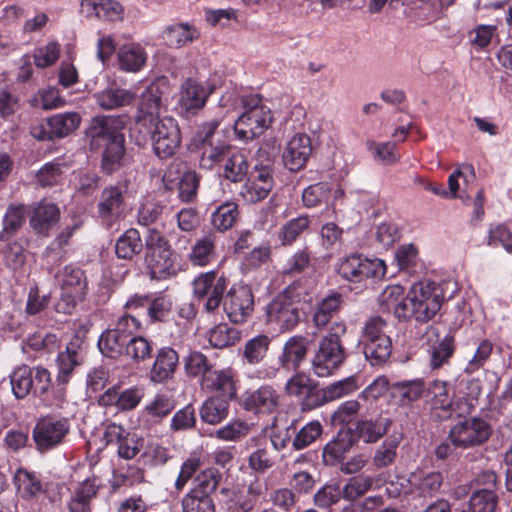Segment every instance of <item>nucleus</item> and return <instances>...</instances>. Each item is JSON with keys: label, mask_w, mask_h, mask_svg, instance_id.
Returning a JSON list of instances; mask_svg holds the SVG:
<instances>
[{"label": "nucleus", "mask_w": 512, "mask_h": 512, "mask_svg": "<svg viewBox=\"0 0 512 512\" xmlns=\"http://www.w3.org/2000/svg\"><path fill=\"white\" fill-rule=\"evenodd\" d=\"M390 425L388 418L360 420L356 423V434L365 443H375L388 432Z\"/></svg>", "instance_id": "36"}, {"label": "nucleus", "mask_w": 512, "mask_h": 512, "mask_svg": "<svg viewBox=\"0 0 512 512\" xmlns=\"http://www.w3.org/2000/svg\"><path fill=\"white\" fill-rule=\"evenodd\" d=\"M408 482L412 493L433 497L443 484V475L439 471L416 470L409 475Z\"/></svg>", "instance_id": "26"}, {"label": "nucleus", "mask_w": 512, "mask_h": 512, "mask_svg": "<svg viewBox=\"0 0 512 512\" xmlns=\"http://www.w3.org/2000/svg\"><path fill=\"white\" fill-rule=\"evenodd\" d=\"M345 332L344 322H334L329 333L320 340L312 359V370L318 377L332 375L344 362L346 353L340 339Z\"/></svg>", "instance_id": "3"}, {"label": "nucleus", "mask_w": 512, "mask_h": 512, "mask_svg": "<svg viewBox=\"0 0 512 512\" xmlns=\"http://www.w3.org/2000/svg\"><path fill=\"white\" fill-rule=\"evenodd\" d=\"M148 55L144 47L138 43H128L122 45L117 54L118 66L122 71L136 73L140 71Z\"/></svg>", "instance_id": "30"}, {"label": "nucleus", "mask_w": 512, "mask_h": 512, "mask_svg": "<svg viewBox=\"0 0 512 512\" xmlns=\"http://www.w3.org/2000/svg\"><path fill=\"white\" fill-rule=\"evenodd\" d=\"M310 341L301 335L290 337L284 344L278 361L286 370H297L306 359Z\"/></svg>", "instance_id": "22"}, {"label": "nucleus", "mask_w": 512, "mask_h": 512, "mask_svg": "<svg viewBox=\"0 0 512 512\" xmlns=\"http://www.w3.org/2000/svg\"><path fill=\"white\" fill-rule=\"evenodd\" d=\"M392 343L389 336L363 344V352L372 366L380 365L388 360L391 355Z\"/></svg>", "instance_id": "44"}, {"label": "nucleus", "mask_w": 512, "mask_h": 512, "mask_svg": "<svg viewBox=\"0 0 512 512\" xmlns=\"http://www.w3.org/2000/svg\"><path fill=\"white\" fill-rule=\"evenodd\" d=\"M127 341L128 339L112 328L101 334L98 346L101 353L106 357L117 358L124 352Z\"/></svg>", "instance_id": "45"}, {"label": "nucleus", "mask_w": 512, "mask_h": 512, "mask_svg": "<svg viewBox=\"0 0 512 512\" xmlns=\"http://www.w3.org/2000/svg\"><path fill=\"white\" fill-rule=\"evenodd\" d=\"M367 149L374 161L382 165H393L400 160V155L397 153L396 145L393 142L378 143L368 140Z\"/></svg>", "instance_id": "53"}, {"label": "nucleus", "mask_w": 512, "mask_h": 512, "mask_svg": "<svg viewBox=\"0 0 512 512\" xmlns=\"http://www.w3.org/2000/svg\"><path fill=\"white\" fill-rule=\"evenodd\" d=\"M401 440L400 434L390 435L375 451L372 459L374 466L384 468L393 464Z\"/></svg>", "instance_id": "46"}, {"label": "nucleus", "mask_w": 512, "mask_h": 512, "mask_svg": "<svg viewBox=\"0 0 512 512\" xmlns=\"http://www.w3.org/2000/svg\"><path fill=\"white\" fill-rule=\"evenodd\" d=\"M217 256L216 237L209 233L195 240L187 257L193 266L205 267L214 262Z\"/></svg>", "instance_id": "27"}, {"label": "nucleus", "mask_w": 512, "mask_h": 512, "mask_svg": "<svg viewBox=\"0 0 512 512\" xmlns=\"http://www.w3.org/2000/svg\"><path fill=\"white\" fill-rule=\"evenodd\" d=\"M182 512H215L211 497L189 491L181 500Z\"/></svg>", "instance_id": "59"}, {"label": "nucleus", "mask_w": 512, "mask_h": 512, "mask_svg": "<svg viewBox=\"0 0 512 512\" xmlns=\"http://www.w3.org/2000/svg\"><path fill=\"white\" fill-rule=\"evenodd\" d=\"M228 399L224 397H211L200 408V418L203 422L216 425L228 415Z\"/></svg>", "instance_id": "39"}, {"label": "nucleus", "mask_w": 512, "mask_h": 512, "mask_svg": "<svg viewBox=\"0 0 512 512\" xmlns=\"http://www.w3.org/2000/svg\"><path fill=\"white\" fill-rule=\"evenodd\" d=\"M81 13L87 18L117 21L123 17V7L116 0H82Z\"/></svg>", "instance_id": "25"}, {"label": "nucleus", "mask_w": 512, "mask_h": 512, "mask_svg": "<svg viewBox=\"0 0 512 512\" xmlns=\"http://www.w3.org/2000/svg\"><path fill=\"white\" fill-rule=\"evenodd\" d=\"M271 340L261 334L248 340L243 348V358L251 365L260 363L266 356Z\"/></svg>", "instance_id": "49"}, {"label": "nucleus", "mask_w": 512, "mask_h": 512, "mask_svg": "<svg viewBox=\"0 0 512 512\" xmlns=\"http://www.w3.org/2000/svg\"><path fill=\"white\" fill-rule=\"evenodd\" d=\"M150 135L155 154L160 158L173 156L179 148L181 136L174 118L164 116L144 127Z\"/></svg>", "instance_id": "10"}, {"label": "nucleus", "mask_w": 512, "mask_h": 512, "mask_svg": "<svg viewBox=\"0 0 512 512\" xmlns=\"http://www.w3.org/2000/svg\"><path fill=\"white\" fill-rule=\"evenodd\" d=\"M310 220L308 216H299L286 222L278 232V238L283 246L292 245L298 237L308 229Z\"/></svg>", "instance_id": "50"}, {"label": "nucleus", "mask_w": 512, "mask_h": 512, "mask_svg": "<svg viewBox=\"0 0 512 512\" xmlns=\"http://www.w3.org/2000/svg\"><path fill=\"white\" fill-rule=\"evenodd\" d=\"M457 291V285L450 279L439 282L422 280L412 285L406 296V306L400 313L406 319L414 318L418 322H428L440 311L442 304L451 299Z\"/></svg>", "instance_id": "2"}, {"label": "nucleus", "mask_w": 512, "mask_h": 512, "mask_svg": "<svg viewBox=\"0 0 512 512\" xmlns=\"http://www.w3.org/2000/svg\"><path fill=\"white\" fill-rule=\"evenodd\" d=\"M337 271L343 279L360 283L367 279H383L387 266L382 259L368 258L362 254L353 253L339 261Z\"/></svg>", "instance_id": "8"}, {"label": "nucleus", "mask_w": 512, "mask_h": 512, "mask_svg": "<svg viewBox=\"0 0 512 512\" xmlns=\"http://www.w3.org/2000/svg\"><path fill=\"white\" fill-rule=\"evenodd\" d=\"M380 305L386 311H392L399 319H406V315L400 313V308L406 305V297H404V288L400 285L387 286L379 297Z\"/></svg>", "instance_id": "43"}, {"label": "nucleus", "mask_w": 512, "mask_h": 512, "mask_svg": "<svg viewBox=\"0 0 512 512\" xmlns=\"http://www.w3.org/2000/svg\"><path fill=\"white\" fill-rule=\"evenodd\" d=\"M214 87L208 82L201 83L195 79H187L181 87L179 103L187 112H195L204 107Z\"/></svg>", "instance_id": "20"}, {"label": "nucleus", "mask_w": 512, "mask_h": 512, "mask_svg": "<svg viewBox=\"0 0 512 512\" xmlns=\"http://www.w3.org/2000/svg\"><path fill=\"white\" fill-rule=\"evenodd\" d=\"M14 484L21 498L29 500L38 497L43 492V486L37 476L24 468L16 470Z\"/></svg>", "instance_id": "37"}, {"label": "nucleus", "mask_w": 512, "mask_h": 512, "mask_svg": "<svg viewBox=\"0 0 512 512\" xmlns=\"http://www.w3.org/2000/svg\"><path fill=\"white\" fill-rule=\"evenodd\" d=\"M70 431L67 418L45 417L40 419L33 429V438L37 449L46 451L62 443Z\"/></svg>", "instance_id": "13"}, {"label": "nucleus", "mask_w": 512, "mask_h": 512, "mask_svg": "<svg viewBox=\"0 0 512 512\" xmlns=\"http://www.w3.org/2000/svg\"><path fill=\"white\" fill-rule=\"evenodd\" d=\"M492 435L491 425L483 418H463L455 423L449 432L451 443L461 449L481 446Z\"/></svg>", "instance_id": "9"}, {"label": "nucleus", "mask_w": 512, "mask_h": 512, "mask_svg": "<svg viewBox=\"0 0 512 512\" xmlns=\"http://www.w3.org/2000/svg\"><path fill=\"white\" fill-rule=\"evenodd\" d=\"M143 244L139 232L136 229L126 230L116 241L115 253L118 258L132 259L140 253Z\"/></svg>", "instance_id": "42"}, {"label": "nucleus", "mask_w": 512, "mask_h": 512, "mask_svg": "<svg viewBox=\"0 0 512 512\" xmlns=\"http://www.w3.org/2000/svg\"><path fill=\"white\" fill-rule=\"evenodd\" d=\"M322 433V425L314 420L303 426L293 439V447L296 450H302L311 445Z\"/></svg>", "instance_id": "64"}, {"label": "nucleus", "mask_w": 512, "mask_h": 512, "mask_svg": "<svg viewBox=\"0 0 512 512\" xmlns=\"http://www.w3.org/2000/svg\"><path fill=\"white\" fill-rule=\"evenodd\" d=\"M104 437L108 444H115L117 446L119 457L126 460L133 459L142 447L141 439L115 423H111L106 427Z\"/></svg>", "instance_id": "18"}, {"label": "nucleus", "mask_w": 512, "mask_h": 512, "mask_svg": "<svg viewBox=\"0 0 512 512\" xmlns=\"http://www.w3.org/2000/svg\"><path fill=\"white\" fill-rule=\"evenodd\" d=\"M279 401V394L269 385H263L253 391H246L242 395L243 407L255 413L270 414L278 408Z\"/></svg>", "instance_id": "19"}, {"label": "nucleus", "mask_w": 512, "mask_h": 512, "mask_svg": "<svg viewBox=\"0 0 512 512\" xmlns=\"http://www.w3.org/2000/svg\"><path fill=\"white\" fill-rule=\"evenodd\" d=\"M358 388L356 377H347L325 387L322 390V398L324 402L334 401L353 393Z\"/></svg>", "instance_id": "58"}, {"label": "nucleus", "mask_w": 512, "mask_h": 512, "mask_svg": "<svg viewBox=\"0 0 512 512\" xmlns=\"http://www.w3.org/2000/svg\"><path fill=\"white\" fill-rule=\"evenodd\" d=\"M125 121L122 116L101 115L91 119L86 137L91 150L104 149L103 169L112 173L120 168L125 154V138L122 130Z\"/></svg>", "instance_id": "1"}, {"label": "nucleus", "mask_w": 512, "mask_h": 512, "mask_svg": "<svg viewBox=\"0 0 512 512\" xmlns=\"http://www.w3.org/2000/svg\"><path fill=\"white\" fill-rule=\"evenodd\" d=\"M147 270L152 279L170 278L177 273L176 256L166 238L151 229L145 238Z\"/></svg>", "instance_id": "4"}, {"label": "nucleus", "mask_w": 512, "mask_h": 512, "mask_svg": "<svg viewBox=\"0 0 512 512\" xmlns=\"http://www.w3.org/2000/svg\"><path fill=\"white\" fill-rule=\"evenodd\" d=\"M100 109L114 110L130 105L135 100V94L124 88L108 87L93 95Z\"/></svg>", "instance_id": "31"}, {"label": "nucleus", "mask_w": 512, "mask_h": 512, "mask_svg": "<svg viewBox=\"0 0 512 512\" xmlns=\"http://www.w3.org/2000/svg\"><path fill=\"white\" fill-rule=\"evenodd\" d=\"M60 211L50 202H40L32 210L30 226L41 235H48L49 230L59 221Z\"/></svg>", "instance_id": "28"}, {"label": "nucleus", "mask_w": 512, "mask_h": 512, "mask_svg": "<svg viewBox=\"0 0 512 512\" xmlns=\"http://www.w3.org/2000/svg\"><path fill=\"white\" fill-rule=\"evenodd\" d=\"M231 148L220 141H210L202 144V154L200 157V166L210 169L214 165L224 161Z\"/></svg>", "instance_id": "48"}, {"label": "nucleus", "mask_w": 512, "mask_h": 512, "mask_svg": "<svg viewBox=\"0 0 512 512\" xmlns=\"http://www.w3.org/2000/svg\"><path fill=\"white\" fill-rule=\"evenodd\" d=\"M82 362L79 346L75 343H69L66 350L59 353L56 363L58 373L56 382L60 386H65L71 379L74 369Z\"/></svg>", "instance_id": "32"}, {"label": "nucleus", "mask_w": 512, "mask_h": 512, "mask_svg": "<svg viewBox=\"0 0 512 512\" xmlns=\"http://www.w3.org/2000/svg\"><path fill=\"white\" fill-rule=\"evenodd\" d=\"M238 216L237 204L226 202L220 205L212 214L211 222L214 228L219 231L230 229Z\"/></svg>", "instance_id": "57"}, {"label": "nucleus", "mask_w": 512, "mask_h": 512, "mask_svg": "<svg viewBox=\"0 0 512 512\" xmlns=\"http://www.w3.org/2000/svg\"><path fill=\"white\" fill-rule=\"evenodd\" d=\"M163 110L162 91L157 83H151L141 94L137 123L141 127L160 120Z\"/></svg>", "instance_id": "17"}, {"label": "nucleus", "mask_w": 512, "mask_h": 512, "mask_svg": "<svg viewBox=\"0 0 512 512\" xmlns=\"http://www.w3.org/2000/svg\"><path fill=\"white\" fill-rule=\"evenodd\" d=\"M125 354L134 362L139 363L151 357L152 345L142 336H135L128 339Z\"/></svg>", "instance_id": "60"}, {"label": "nucleus", "mask_w": 512, "mask_h": 512, "mask_svg": "<svg viewBox=\"0 0 512 512\" xmlns=\"http://www.w3.org/2000/svg\"><path fill=\"white\" fill-rule=\"evenodd\" d=\"M61 47L58 42L52 41L34 50V63L38 68L52 66L60 56Z\"/></svg>", "instance_id": "63"}, {"label": "nucleus", "mask_w": 512, "mask_h": 512, "mask_svg": "<svg viewBox=\"0 0 512 512\" xmlns=\"http://www.w3.org/2000/svg\"><path fill=\"white\" fill-rule=\"evenodd\" d=\"M10 384L13 395L21 400L29 394L43 395L51 386V374L42 367L20 365L10 374Z\"/></svg>", "instance_id": "7"}, {"label": "nucleus", "mask_w": 512, "mask_h": 512, "mask_svg": "<svg viewBox=\"0 0 512 512\" xmlns=\"http://www.w3.org/2000/svg\"><path fill=\"white\" fill-rule=\"evenodd\" d=\"M221 479V473L214 468H208L201 471L194 480V486L190 489L199 495L211 497V495L217 490Z\"/></svg>", "instance_id": "52"}, {"label": "nucleus", "mask_w": 512, "mask_h": 512, "mask_svg": "<svg viewBox=\"0 0 512 512\" xmlns=\"http://www.w3.org/2000/svg\"><path fill=\"white\" fill-rule=\"evenodd\" d=\"M99 490L97 478L87 477L77 483L71 490L70 499L67 502L69 512H91V502Z\"/></svg>", "instance_id": "21"}, {"label": "nucleus", "mask_w": 512, "mask_h": 512, "mask_svg": "<svg viewBox=\"0 0 512 512\" xmlns=\"http://www.w3.org/2000/svg\"><path fill=\"white\" fill-rule=\"evenodd\" d=\"M343 304V297L339 292H332L323 297L315 306L313 322L321 328L326 326L331 319L340 311Z\"/></svg>", "instance_id": "34"}, {"label": "nucleus", "mask_w": 512, "mask_h": 512, "mask_svg": "<svg viewBox=\"0 0 512 512\" xmlns=\"http://www.w3.org/2000/svg\"><path fill=\"white\" fill-rule=\"evenodd\" d=\"M199 37L197 29L189 23L168 25L162 32L165 44L171 48H181Z\"/></svg>", "instance_id": "33"}, {"label": "nucleus", "mask_w": 512, "mask_h": 512, "mask_svg": "<svg viewBox=\"0 0 512 512\" xmlns=\"http://www.w3.org/2000/svg\"><path fill=\"white\" fill-rule=\"evenodd\" d=\"M234 374L231 369L212 370L204 374L201 388L207 392H217L222 397L233 399L236 396Z\"/></svg>", "instance_id": "24"}, {"label": "nucleus", "mask_w": 512, "mask_h": 512, "mask_svg": "<svg viewBox=\"0 0 512 512\" xmlns=\"http://www.w3.org/2000/svg\"><path fill=\"white\" fill-rule=\"evenodd\" d=\"M248 168L245 153L231 149L224 160L223 176L232 182H240L247 175Z\"/></svg>", "instance_id": "38"}, {"label": "nucleus", "mask_w": 512, "mask_h": 512, "mask_svg": "<svg viewBox=\"0 0 512 512\" xmlns=\"http://www.w3.org/2000/svg\"><path fill=\"white\" fill-rule=\"evenodd\" d=\"M207 339L212 347L221 349L238 342L240 332L227 324L220 323L208 331Z\"/></svg>", "instance_id": "47"}, {"label": "nucleus", "mask_w": 512, "mask_h": 512, "mask_svg": "<svg viewBox=\"0 0 512 512\" xmlns=\"http://www.w3.org/2000/svg\"><path fill=\"white\" fill-rule=\"evenodd\" d=\"M391 388L393 395L399 399L402 406L410 405L418 400L425 391L424 382L420 379L396 382L392 384Z\"/></svg>", "instance_id": "41"}, {"label": "nucleus", "mask_w": 512, "mask_h": 512, "mask_svg": "<svg viewBox=\"0 0 512 512\" xmlns=\"http://www.w3.org/2000/svg\"><path fill=\"white\" fill-rule=\"evenodd\" d=\"M223 308L231 322H246L254 309V296L251 290L246 286L231 288L223 300Z\"/></svg>", "instance_id": "14"}, {"label": "nucleus", "mask_w": 512, "mask_h": 512, "mask_svg": "<svg viewBox=\"0 0 512 512\" xmlns=\"http://www.w3.org/2000/svg\"><path fill=\"white\" fill-rule=\"evenodd\" d=\"M179 364L178 353L171 347L160 348L149 372V379L154 383H164L175 374Z\"/></svg>", "instance_id": "23"}, {"label": "nucleus", "mask_w": 512, "mask_h": 512, "mask_svg": "<svg viewBox=\"0 0 512 512\" xmlns=\"http://www.w3.org/2000/svg\"><path fill=\"white\" fill-rule=\"evenodd\" d=\"M26 218V209L23 204H10L3 219V233L14 234L18 231Z\"/></svg>", "instance_id": "61"}, {"label": "nucleus", "mask_w": 512, "mask_h": 512, "mask_svg": "<svg viewBox=\"0 0 512 512\" xmlns=\"http://www.w3.org/2000/svg\"><path fill=\"white\" fill-rule=\"evenodd\" d=\"M311 153L310 137L303 133H297L287 141L282 153V160L287 169L298 171L306 165Z\"/></svg>", "instance_id": "16"}, {"label": "nucleus", "mask_w": 512, "mask_h": 512, "mask_svg": "<svg viewBox=\"0 0 512 512\" xmlns=\"http://www.w3.org/2000/svg\"><path fill=\"white\" fill-rule=\"evenodd\" d=\"M352 445V439L348 434L339 433L324 446L322 453L324 463L330 466L337 464L351 449Z\"/></svg>", "instance_id": "40"}, {"label": "nucleus", "mask_w": 512, "mask_h": 512, "mask_svg": "<svg viewBox=\"0 0 512 512\" xmlns=\"http://www.w3.org/2000/svg\"><path fill=\"white\" fill-rule=\"evenodd\" d=\"M465 389L467 397H462L455 403V414L459 417L468 415L475 409V400L482 392L480 380H468Z\"/></svg>", "instance_id": "54"}, {"label": "nucleus", "mask_w": 512, "mask_h": 512, "mask_svg": "<svg viewBox=\"0 0 512 512\" xmlns=\"http://www.w3.org/2000/svg\"><path fill=\"white\" fill-rule=\"evenodd\" d=\"M243 106L244 112L235 121L234 131L238 139L251 140L263 134L269 127L272 115L258 95L245 97Z\"/></svg>", "instance_id": "6"}, {"label": "nucleus", "mask_w": 512, "mask_h": 512, "mask_svg": "<svg viewBox=\"0 0 512 512\" xmlns=\"http://www.w3.org/2000/svg\"><path fill=\"white\" fill-rule=\"evenodd\" d=\"M497 504L498 496L489 488L475 491L469 501L471 512H495Z\"/></svg>", "instance_id": "56"}, {"label": "nucleus", "mask_w": 512, "mask_h": 512, "mask_svg": "<svg viewBox=\"0 0 512 512\" xmlns=\"http://www.w3.org/2000/svg\"><path fill=\"white\" fill-rule=\"evenodd\" d=\"M227 289V279L216 270L200 273L192 282V292L197 300H204V310L212 313L219 308Z\"/></svg>", "instance_id": "11"}, {"label": "nucleus", "mask_w": 512, "mask_h": 512, "mask_svg": "<svg viewBox=\"0 0 512 512\" xmlns=\"http://www.w3.org/2000/svg\"><path fill=\"white\" fill-rule=\"evenodd\" d=\"M454 350V338L451 335H446L443 339L431 346L429 350L430 366L433 369H438L447 364Z\"/></svg>", "instance_id": "51"}, {"label": "nucleus", "mask_w": 512, "mask_h": 512, "mask_svg": "<svg viewBox=\"0 0 512 512\" xmlns=\"http://www.w3.org/2000/svg\"><path fill=\"white\" fill-rule=\"evenodd\" d=\"M388 323L387 321L380 316H373L369 318L362 329V344L376 341L383 336H389L388 331Z\"/></svg>", "instance_id": "62"}, {"label": "nucleus", "mask_w": 512, "mask_h": 512, "mask_svg": "<svg viewBox=\"0 0 512 512\" xmlns=\"http://www.w3.org/2000/svg\"><path fill=\"white\" fill-rule=\"evenodd\" d=\"M81 117L77 112H66L56 114L47 120L49 136L53 138H62L78 128Z\"/></svg>", "instance_id": "35"}, {"label": "nucleus", "mask_w": 512, "mask_h": 512, "mask_svg": "<svg viewBox=\"0 0 512 512\" xmlns=\"http://www.w3.org/2000/svg\"><path fill=\"white\" fill-rule=\"evenodd\" d=\"M460 178H462L465 183H468L470 180H473L475 178V171L473 166L470 164H462L448 177V190H446L447 199L469 198V195L467 193L465 195L459 194Z\"/></svg>", "instance_id": "55"}, {"label": "nucleus", "mask_w": 512, "mask_h": 512, "mask_svg": "<svg viewBox=\"0 0 512 512\" xmlns=\"http://www.w3.org/2000/svg\"><path fill=\"white\" fill-rule=\"evenodd\" d=\"M427 393V403L434 418L446 420L455 413L454 392L447 382L434 380L427 387Z\"/></svg>", "instance_id": "15"}, {"label": "nucleus", "mask_w": 512, "mask_h": 512, "mask_svg": "<svg viewBox=\"0 0 512 512\" xmlns=\"http://www.w3.org/2000/svg\"><path fill=\"white\" fill-rule=\"evenodd\" d=\"M124 186L116 185L105 188L98 203L99 215L103 219H114L120 216L124 204Z\"/></svg>", "instance_id": "29"}, {"label": "nucleus", "mask_w": 512, "mask_h": 512, "mask_svg": "<svg viewBox=\"0 0 512 512\" xmlns=\"http://www.w3.org/2000/svg\"><path fill=\"white\" fill-rule=\"evenodd\" d=\"M86 289L84 272L79 268L65 267L61 279V297L56 304V310L69 314L77 302L83 299Z\"/></svg>", "instance_id": "12"}, {"label": "nucleus", "mask_w": 512, "mask_h": 512, "mask_svg": "<svg viewBox=\"0 0 512 512\" xmlns=\"http://www.w3.org/2000/svg\"><path fill=\"white\" fill-rule=\"evenodd\" d=\"M303 295L300 284L292 283L266 307L267 321L280 331L292 330L300 320L297 303Z\"/></svg>", "instance_id": "5"}]
</instances>
